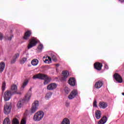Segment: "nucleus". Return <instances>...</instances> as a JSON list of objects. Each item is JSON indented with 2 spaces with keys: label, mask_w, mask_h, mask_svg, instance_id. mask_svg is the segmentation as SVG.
<instances>
[{
  "label": "nucleus",
  "mask_w": 124,
  "mask_h": 124,
  "mask_svg": "<svg viewBox=\"0 0 124 124\" xmlns=\"http://www.w3.org/2000/svg\"><path fill=\"white\" fill-rule=\"evenodd\" d=\"M28 84H29V81L26 80V81H24L22 84V85L21 87V89L24 90V89H25V88L26 87L27 85H28Z\"/></svg>",
  "instance_id": "nucleus-24"
},
{
  "label": "nucleus",
  "mask_w": 124,
  "mask_h": 124,
  "mask_svg": "<svg viewBox=\"0 0 124 124\" xmlns=\"http://www.w3.org/2000/svg\"><path fill=\"white\" fill-rule=\"evenodd\" d=\"M31 63L32 65H34V66L37 65V64H38V60H37V59H33L31 62Z\"/></svg>",
  "instance_id": "nucleus-23"
},
{
  "label": "nucleus",
  "mask_w": 124,
  "mask_h": 124,
  "mask_svg": "<svg viewBox=\"0 0 124 124\" xmlns=\"http://www.w3.org/2000/svg\"><path fill=\"white\" fill-rule=\"evenodd\" d=\"M61 124H70V121L67 118H65L62 121Z\"/></svg>",
  "instance_id": "nucleus-21"
},
{
  "label": "nucleus",
  "mask_w": 124,
  "mask_h": 124,
  "mask_svg": "<svg viewBox=\"0 0 124 124\" xmlns=\"http://www.w3.org/2000/svg\"><path fill=\"white\" fill-rule=\"evenodd\" d=\"M52 62V58L49 56H47L46 57V59L45 60V62L46 63H50Z\"/></svg>",
  "instance_id": "nucleus-22"
},
{
  "label": "nucleus",
  "mask_w": 124,
  "mask_h": 124,
  "mask_svg": "<svg viewBox=\"0 0 124 124\" xmlns=\"http://www.w3.org/2000/svg\"><path fill=\"white\" fill-rule=\"evenodd\" d=\"M31 31L30 30L28 31L25 32L23 38L25 40H29V39H30V37H31Z\"/></svg>",
  "instance_id": "nucleus-13"
},
{
  "label": "nucleus",
  "mask_w": 124,
  "mask_h": 124,
  "mask_svg": "<svg viewBox=\"0 0 124 124\" xmlns=\"http://www.w3.org/2000/svg\"><path fill=\"white\" fill-rule=\"evenodd\" d=\"M77 95H78V91L74 90L70 93L68 96V98L69 99H73V98H75Z\"/></svg>",
  "instance_id": "nucleus-7"
},
{
  "label": "nucleus",
  "mask_w": 124,
  "mask_h": 124,
  "mask_svg": "<svg viewBox=\"0 0 124 124\" xmlns=\"http://www.w3.org/2000/svg\"><path fill=\"white\" fill-rule=\"evenodd\" d=\"M51 96H52V93L48 92L46 95V98H47V99H48V98H50Z\"/></svg>",
  "instance_id": "nucleus-31"
},
{
  "label": "nucleus",
  "mask_w": 124,
  "mask_h": 124,
  "mask_svg": "<svg viewBox=\"0 0 124 124\" xmlns=\"http://www.w3.org/2000/svg\"><path fill=\"white\" fill-rule=\"evenodd\" d=\"M120 2H124V0H118Z\"/></svg>",
  "instance_id": "nucleus-41"
},
{
  "label": "nucleus",
  "mask_w": 124,
  "mask_h": 124,
  "mask_svg": "<svg viewBox=\"0 0 124 124\" xmlns=\"http://www.w3.org/2000/svg\"><path fill=\"white\" fill-rule=\"evenodd\" d=\"M33 79H40L41 80H44V85H48L52 78L50 77H48L47 75L43 74H38L33 76Z\"/></svg>",
  "instance_id": "nucleus-1"
},
{
  "label": "nucleus",
  "mask_w": 124,
  "mask_h": 124,
  "mask_svg": "<svg viewBox=\"0 0 124 124\" xmlns=\"http://www.w3.org/2000/svg\"><path fill=\"white\" fill-rule=\"evenodd\" d=\"M11 92L12 93V94H15V93H18V92H17V91H18V88L17 87V85L16 84H13L11 86Z\"/></svg>",
  "instance_id": "nucleus-15"
},
{
  "label": "nucleus",
  "mask_w": 124,
  "mask_h": 124,
  "mask_svg": "<svg viewBox=\"0 0 124 124\" xmlns=\"http://www.w3.org/2000/svg\"><path fill=\"white\" fill-rule=\"evenodd\" d=\"M122 94L124 96V93H122Z\"/></svg>",
  "instance_id": "nucleus-43"
},
{
  "label": "nucleus",
  "mask_w": 124,
  "mask_h": 124,
  "mask_svg": "<svg viewBox=\"0 0 124 124\" xmlns=\"http://www.w3.org/2000/svg\"><path fill=\"white\" fill-rule=\"evenodd\" d=\"M113 77L116 81H117V82H118V83H123V78L119 74H114L113 75Z\"/></svg>",
  "instance_id": "nucleus-11"
},
{
  "label": "nucleus",
  "mask_w": 124,
  "mask_h": 124,
  "mask_svg": "<svg viewBox=\"0 0 124 124\" xmlns=\"http://www.w3.org/2000/svg\"><path fill=\"white\" fill-rule=\"evenodd\" d=\"M44 116V112L42 111H39L35 113L33 117V120L34 121H35V122H39V121H41V120L43 119Z\"/></svg>",
  "instance_id": "nucleus-3"
},
{
  "label": "nucleus",
  "mask_w": 124,
  "mask_h": 124,
  "mask_svg": "<svg viewBox=\"0 0 124 124\" xmlns=\"http://www.w3.org/2000/svg\"><path fill=\"white\" fill-rule=\"evenodd\" d=\"M11 95H12V93L11 92L8 90L5 91L3 95L5 101H8V100L11 98Z\"/></svg>",
  "instance_id": "nucleus-6"
},
{
  "label": "nucleus",
  "mask_w": 124,
  "mask_h": 124,
  "mask_svg": "<svg viewBox=\"0 0 124 124\" xmlns=\"http://www.w3.org/2000/svg\"><path fill=\"white\" fill-rule=\"evenodd\" d=\"M50 57L51 59H52L54 62H57L58 61L57 57L53 53L50 54Z\"/></svg>",
  "instance_id": "nucleus-26"
},
{
  "label": "nucleus",
  "mask_w": 124,
  "mask_h": 124,
  "mask_svg": "<svg viewBox=\"0 0 124 124\" xmlns=\"http://www.w3.org/2000/svg\"><path fill=\"white\" fill-rule=\"evenodd\" d=\"M27 61V58H23L22 60L20 61V63L23 64L25 63L26 62V61Z\"/></svg>",
  "instance_id": "nucleus-33"
},
{
  "label": "nucleus",
  "mask_w": 124,
  "mask_h": 124,
  "mask_svg": "<svg viewBox=\"0 0 124 124\" xmlns=\"http://www.w3.org/2000/svg\"><path fill=\"white\" fill-rule=\"evenodd\" d=\"M64 91L65 93H66L67 94H68V93H69L70 92V89H69V88H68V87H66L64 88Z\"/></svg>",
  "instance_id": "nucleus-29"
},
{
  "label": "nucleus",
  "mask_w": 124,
  "mask_h": 124,
  "mask_svg": "<svg viewBox=\"0 0 124 124\" xmlns=\"http://www.w3.org/2000/svg\"><path fill=\"white\" fill-rule=\"evenodd\" d=\"M10 120L8 118H6L4 120V121L3 122V124H10Z\"/></svg>",
  "instance_id": "nucleus-25"
},
{
  "label": "nucleus",
  "mask_w": 124,
  "mask_h": 124,
  "mask_svg": "<svg viewBox=\"0 0 124 124\" xmlns=\"http://www.w3.org/2000/svg\"><path fill=\"white\" fill-rule=\"evenodd\" d=\"M97 102L96 101V100H94L93 103V106L94 107H97Z\"/></svg>",
  "instance_id": "nucleus-34"
},
{
  "label": "nucleus",
  "mask_w": 124,
  "mask_h": 124,
  "mask_svg": "<svg viewBox=\"0 0 124 124\" xmlns=\"http://www.w3.org/2000/svg\"><path fill=\"white\" fill-rule=\"evenodd\" d=\"M108 105L107 103L104 102H100L99 104V107L100 108H102V109H105V108H107Z\"/></svg>",
  "instance_id": "nucleus-17"
},
{
  "label": "nucleus",
  "mask_w": 124,
  "mask_h": 124,
  "mask_svg": "<svg viewBox=\"0 0 124 124\" xmlns=\"http://www.w3.org/2000/svg\"><path fill=\"white\" fill-rule=\"evenodd\" d=\"M107 122V117L104 116L98 122V124H104Z\"/></svg>",
  "instance_id": "nucleus-19"
},
{
  "label": "nucleus",
  "mask_w": 124,
  "mask_h": 124,
  "mask_svg": "<svg viewBox=\"0 0 124 124\" xmlns=\"http://www.w3.org/2000/svg\"><path fill=\"white\" fill-rule=\"evenodd\" d=\"M20 56V54L16 53L14 55L13 58L16 60V59H18Z\"/></svg>",
  "instance_id": "nucleus-32"
},
{
  "label": "nucleus",
  "mask_w": 124,
  "mask_h": 124,
  "mask_svg": "<svg viewBox=\"0 0 124 124\" xmlns=\"http://www.w3.org/2000/svg\"><path fill=\"white\" fill-rule=\"evenodd\" d=\"M5 39H6L7 40H11L12 39V37H6Z\"/></svg>",
  "instance_id": "nucleus-37"
},
{
  "label": "nucleus",
  "mask_w": 124,
  "mask_h": 124,
  "mask_svg": "<svg viewBox=\"0 0 124 124\" xmlns=\"http://www.w3.org/2000/svg\"><path fill=\"white\" fill-rule=\"evenodd\" d=\"M12 124H19V120L17 118H14L13 120Z\"/></svg>",
  "instance_id": "nucleus-30"
},
{
  "label": "nucleus",
  "mask_w": 124,
  "mask_h": 124,
  "mask_svg": "<svg viewBox=\"0 0 124 124\" xmlns=\"http://www.w3.org/2000/svg\"><path fill=\"white\" fill-rule=\"evenodd\" d=\"M102 86H103V82L99 80L95 83L94 88H95V89H100Z\"/></svg>",
  "instance_id": "nucleus-16"
},
{
  "label": "nucleus",
  "mask_w": 124,
  "mask_h": 124,
  "mask_svg": "<svg viewBox=\"0 0 124 124\" xmlns=\"http://www.w3.org/2000/svg\"><path fill=\"white\" fill-rule=\"evenodd\" d=\"M20 124H26V119H23L21 120V123Z\"/></svg>",
  "instance_id": "nucleus-36"
},
{
  "label": "nucleus",
  "mask_w": 124,
  "mask_h": 124,
  "mask_svg": "<svg viewBox=\"0 0 124 124\" xmlns=\"http://www.w3.org/2000/svg\"><path fill=\"white\" fill-rule=\"evenodd\" d=\"M31 88H30L29 92L25 95V98L18 102L17 104V106L18 108H21L24 103H27L28 101H30L31 99Z\"/></svg>",
  "instance_id": "nucleus-2"
},
{
  "label": "nucleus",
  "mask_w": 124,
  "mask_h": 124,
  "mask_svg": "<svg viewBox=\"0 0 124 124\" xmlns=\"http://www.w3.org/2000/svg\"><path fill=\"white\" fill-rule=\"evenodd\" d=\"M11 105L9 103H6L4 106V113L5 115H8L10 111H11Z\"/></svg>",
  "instance_id": "nucleus-5"
},
{
  "label": "nucleus",
  "mask_w": 124,
  "mask_h": 124,
  "mask_svg": "<svg viewBox=\"0 0 124 124\" xmlns=\"http://www.w3.org/2000/svg\"><path fill=\"white\" fill-rule=\"evenodd\" d=\"M38 106H39V102L38 101H35L32 104L31 113L32 114L35 113L37 111V109H38Z\"/></svg>",
  "instance_id": "nucleus-4"
},
{
  "label": "nucleus",
  "mask_w": 124,
  "mask_h": 124,
  "mask_svg": "<svg viewBox=\"0 0 124 124\" xmlns=\"http://www.w3.org/2000/svg\"><path fill=\"white\" fill-rule=\"evenodd\" d=\"M16 62V59L13 57V59L11 61V63H15Z\"/></svg>",
  "instance_id": "nucleus-35"
},
{
  "label": "nucleus",
  "mask_w": 124,
  "mask_h": 124,
  "mask_svg": "<svg viewBox=\"0 0 124 124\" xmlns=\"http://www.w3.org/2000/svg\"><path fill=\"white\" fill-rule=\"evenodd\" d=\"M5 87H6V83L5 81H4L2 84V91L4 92L5 91Z\"/></svg>",
  "instance_id": "nucleus-28"
},
{
  "label": "nucleus",
  "mask_w": 124,
  "mask_h": 124,
  "mask_svg": "<svg viewBox=\"0 0 124 124\" xmlns=\"http://www.w3.org/2000/svg\"><path fill=\"white\" fill-rule=\"evenodd\" d=\"M5 67V64L3 62L0 63V72L1 73L4 70Z\"/></svg>",
  "instance_id": "nucleus-20"
},
{
  "label": "nucleus",
  "mask_w": 124,
  "mask_h": 124,
  "mask_svg": "<svg viewBox=\"0 0 124 124\" xmlns=\"http://www.w3.org/2000/svg\"><path fill=\"white\" fill-rule=\"evenodd\" d=\"M69 76V72L68 71H63L62 72V76L61 78L62 81H66V79Z\"/></svg>",
  "instance_id": "nucleus-8"
},
{
  "label": "nucleus",
  "mask_w": 124,
  "mask_h": 124,
  "mask_svg": "<svg viewBox=\"0 0 124 124\" xmlns=\"http://www.w3.org/2000/svg\"><path fill=\"white\" fill-rule=\"evenodd\" d=\"M38 51L40 53L41 52H42V49H43V45L40 44L37 47Z\"/></svg>",
  "instance_id": "nucleus-27"
},
{
  "label": "nucleus",
  "mask_w": 124,
  "mask_h": 124,
  "mask_svg": "<svg viewBox=\"0 0 124 124\" xmlns=\"http://www.w3.org/2000/svg\"><path fill=\"white\" fill-rule=\"evenodd\" d=\"M103 65L102 63L96 62L94 63V68L96 70L100 71L102 68Z\"/></svg>",
  "instance_id": "nucleus-14"
},
{
  "label": "nucleus",
  "mask_w": 124,
  "mask_h": 124,
  "mask_svg": "<svg viewBox=\"0 0 124 124\" xmlns=\"http://www.w3.org/2000/svg\"><path fill=\"white\" fill-rule=\"evenodd\" d=\"M56 66H60V64H56Z\"/></svg>",
  "instance_id": "nucleus-42"
},
{
  "label": "nucleus",
  "mask_w": 124,
  "mask_h": 124,
  "mask_svg": "<svg viewBox=\"0 0 124 124\" xmlns=\"http://www.w3.org/2000/svg\"><path fill=\"white\" fill-rule=\"evenodd\" d=\"M69 105H70V103H69L68 101H66V103H65L66 107H68L69 106Z\"/></svg>",
  "instance_id": "nucleus-38"
},
{
  "label": "nucleus",
  "mask_w": 124,
  "mask_h": 124,
  "mask_svg": "<svg viewBox=\"0 0 124 124\" xmlns=\"http://www.w3.org/2000/svg\"><path fill=\"white\" fill-rule=\"evenodd\" d=\"M104 67L106 68V69H108V68H109V67H108V65L106 64H105Z\"/></svg>",
  "instance_id": "nucleus-40"
},
{
  "label": "nucleus",
  "mask_w": 124,
  "mask_h": 124,
  "mask_svg": "<svg viewBox=\"0 0 124 124\" xmlns=\"http://www.w3.org/2000/svg\"><path fill=\"white\" fill-rule=\"evenodd\" d=\"M95 116L97 120L100 119V118H101V111L99 110H96L95 112Z\"/></svg>",
  "instance_id": "nucleus-18"
},
{
  "label": "nucleus",
  "mask_w": 124,
  "mask_h": 124,
  "mask_svg": "<svg viewBox=\"0 0 124 124\" xmlns=\"http://www.w3.org/2000/svg\"><path fill=\"white\" fill-rule=\"evenodd\" d=\"M2 37H3L2 33H0V40H1L2 39Z\"/></svg>",
  "instance_id": "nucleus-39"
},
{
  "label": "nucleus",
  "mask_w": 124,
  "mask_h": 124,
  "mask_svg": "<svg viewBox=\"0 0 124 124\" xmlns=\"http://www.w3.org/2000/svg\"><path fill=\"white\" fill-rule=\"evenodd\" d=\"M45 58V57H44L43 59Z\"/></svg>",
  "instance_id": "nucleus-44"
},
{
  "label": "nucleus",
  "mask_w": 124,
  "mask_h": 124,
  "mask_svg": "<svg viewBox=\"0 0 124 124\" xmlns=\"http://www.w3.org/2000/svg\"><path fill=\"white\" fill-rule=\"evenodd\" d=\"M30 44H28V49H31V48H32L34 46H35L37 43V41L34 39H31L29 40Z\"/></svg>",
  "instance_id": "nucleus-9"
},
{
  "label": "nucleus",
  "mask_w": 124,
  "mask_h": 124,
  "mask_svg": "<svg viewBox=\"0 0 124 124\" xmlns=\"http://www.w3.org/2000/svg\"><path fill=\"white\" fill-rule=\"evenodd\" d=\"M68 83L70 86H71V87H75L76 85V79L75 78H70L68 81Z\"/></svg>",
  "instance_id": "nucleus-12"
},
{
  "label": "nucleus",
  "mask_w": 124,
  "mask_h": 124,
  "mask_svg": "<svg viewBox=\"0 0 124 124\" xmlns=\"http://www.w3.org/2000/svg\"><path fill=\"white\" fill-rule=\"evenodd\" d=\"M57 87H58V85H57V84L52 83L47 86L46 89L48 91H54V90L57 89Z\"/></svg>",
  "instance_id": "nucleus-10"
}]
</instances>
